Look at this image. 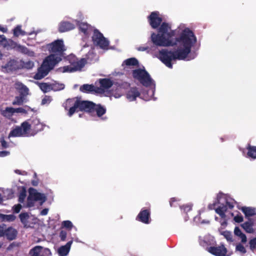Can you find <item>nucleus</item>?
<instances>
[{
  "label": "nucleus",
  "instance_id": "obj_1",
  "mask_svg": "<svg viewBox=\"0 0 256 256\" xmlns=\"http://www.w3.org/2000/svg\"><path fill=\"white\" fill-rule=\"evenodd\" d=\"M158 32V34L152 32L151 34V41L154 45L158 46H174L178 42L183 47L173 52L167 49L159 51L158 58L170 68H172V60H185L190 52L192 46L196 42V36L188 28L184 30L180 37L176 38L174 41L172 40V38L174 36L175 32L170 30V26L168 23L162 22Z\"/></svg>",
  "mask_w": 256,
  "mask_h": 256
},
{
  "label": "nucleus",
  "instance_id": "obj_2",
  "mask_svg": "<svg viewBox=\"0 0 256 256\" xmlns=\"http://www.w3.org/2000/svg\"><path fill=\"white\" fill-rule=\"evenodd\" d=\"M63 106L68 112V115L70 117L78 111L86 112L92 116L96 112L98 117L102 116L106 112V108L101 104H97L89 100H82L77 97L67 99Z\"/></svg>",
  "mask_w": 256,
  "mask_h": 256
},
{
  "label": "nucleus",
  "instance_id": "obj_3",
  "mask_svg": "<svg viewBox=\"0 0 256 256\" xmlns=\"http://www.w3.org/2000/svg\"><path fill=\"white\" fill-rule=\"evenodd\" d=\"M46 48L50 54L46 58L55 64H58L64 57L66 48L64 40L62 39L55 40L46 44Z\"/></svg>",
  "mask_w": 256,
  "mask_h": 256
},
{
  "label": "nucleus",
  "instance_id": "obj_4",
  "mask_svg": "<svg viewBox=\"0 0 256 256\" xmlns=\"http://www.w3.org/2000/svg\"><path fill=\"white\" fill-rule=\"evenodd\" d=\"M68 60L70 64L62 68L63 72H72L81 70L86 64V60L85 58H82L78 60L75 56L72 54L68 56Z\"/></svg>",
  "mask_w": 256,
  "mask_h": 256
},
{
  "label": "nucleus",
  "instance_id": "obj_5",
  "mask_svg": "<svg viewBox=\"0 0 256 256\" xmlns=\"http://www.w3.org/2000/svg\"><path fill=\"white\" fill-rule=\"evenodd\" d=\"M56 64L46 58L41 66L38 68V72L35 74L34 78L36 80L42 79L48 74L51 70L54 68Z\"/></svg>",
  "mask_w": 256,
  "mask_h": 256
},
{
  "label": "nucleus",
  "instance_id": "obj_6",
  "mask_svg": "<svg viewBox=\"0 0 256 256\" xmlns=\"http://www.w3.org/2000/svg\"><path fill=\"white\" fill-rule=\"evenodd\" d=\"M132 74L133 78L138 80L144 86L148 87L152 84V79L145 70L140 68L134 70H132Z\"/></svg>",
  "mask_w": 256,
  "mask_h": 256
},
{
  "label": "nucleus",
  "instance_id": "obj_7",
  "mask_svg": "<svg viewBox=\"0 0 256 256\" xmlns=\"http://www.w3.org/2000/svg\"><path fill=\"white\" fill-rule=\"evenodd\" d=\"M30 128L29 122L25 121L20 126H17L12 130L10 133V136H31Z\"/></svg>",
  "mask_w": 256,
  "mask_h": 256
},
{
  "label": "nucleus",
  "instance_id": "obj_8",
  "mask_svg": "<svg viewBox=\"0 0 256 256\" xmlns=\"http://www.w3.org/2000/svg\"><path fill=\"white\" fill-rule=\"evenodd\" d=\"M18 234V230L13 227H7L4 224L0 225V238H6L9 241H12L16 238Z\"/></svg>",
  "mask_w": 256,
  "mask_h": 256
},
{
  "label": "nucleus",
  "instance_id": "obj_9",
  "mask_svg": "<svg viewBox=\"0 0 256 256\" xmlns=\"http://www.w3.org/2000/svg\"><path fill=\"white\" fill-rule=\"evenodd\" d=\"M92 40L94 45L103 50L108 49L109 42L98 30H94Z\"/></svg>",
  "mask_w": 256,
  "mask_h": 256
},
{
  "label": "nucleus",
  "instance_id": "obj_10",
  "mask_svg": "<svg viewBox=\"0 0 256 256\" xmlns=\"http://www.w3.org/2000/svg\"><path fill=\"white\" fill-rule=\"evenodd\" d=\"M30 123H29L30 128V136H34L39 132L43 130L44 124L40 122L39 119L36 118H32L30 120Z\"/></svg>",
  "mask_w": 256,
  "mask_h": 256
},
{
  "label": "nucleus",
  "instance_id": "obj_11",
  "mask_svg": "<svg viewBox=\"0 0 256 256\" xmlns=\"http://www.w3.org/2000/svg\"><path fill=\"white\" fill-rule=\"evenodd\" d=\"M29 254L30 256H50L51 252L48 248H44L42 246H37L30 250Z\"/></svg>",
  "mask_w": 256,
  "mask_h": 256
},
{
  "label": "nucleus",
  "instance_id": "obj_12",
  "mask_svg": "<svg viewBox=\"0 0 256 256\" xmlns=\"http://www.w3.org/2000/svg\"><path fill=\"white\" fill-rule=\"evenodd\" d=\"M207 250L210 253L216 256H226L228 252L227 248L224 244L210 246Z\"/></svg>",
  "mask_w": 256,
  "mask_h": 256
},
{
  "label": "nucleus",
  "instance_id": "obj_13",
  "mask_svg": "<svg viewBox=\"0 0 256 256\" xmlns=\"http://www.w3.org/2000/svg\"><path fill=\"white\" fill-rule=\"evenodd\" d=\"M148 20L152 28L156 29L160 26L162 19L161 17L159 16L158 12H153L148 16Z\"/></svg>",
  "mask_w": 256,
  "mask_h": 256
},
{
  "label": "nucleus",
  "instance_id": "obj_14",
  "mask_svg": "<svg viewBox=\"0 0 256 256\" xmlns=\"http://www.w3.org/2000/svg\"><path fill=\"white\" fill-rule=\"evenodd\" d=\"M136 220L145 224L150 222V209H142L136 218Z\"/></svg>",
  "mask_w": 256,
  "mask_h": 256
},
{
  "label": "nucleus",
  "instance_id": "obj_15",
  "mask_svg": "<svg viewBox=\"0 0 256 256\" xmlns=\"http://www.w3.org/2000/svg\"><path fill=\"white\" fill-rule=\"evenodd\" d=\"M234 207L233 202L226 200L225 204H222L216 209V212L219 214L221 218H225L226 217L225 212L227 211L228 209L232 210Z\"/></svg>",
  "mask_w": 256,
  "mask_h": 256
},
{
  "label": "nucleus",
  "instance_id": "obj_16",
  "mask_svg": "<svg viewBox=\"0 0 256 256\" xmlns=\"http://www.w3.org/2000/svg\"><path fill=\"white\" fill-rule=\"evenodd\" d=\"M28 192L29 194H32V196L34 200L36 202L40 201L41 204L44 202L46 200V196L44 194L38 192L34 188H30Z\"/></svg>",
  "mask_w": 256,
  "mask_h": 256
},
{
  "label": "nucleus",
  "instance_id": "obj_17",
  "mask_svg": "<svg viewBox=\"0 0 256 256\" xmlns=\"http://www.w3.org/2000/svg\"><path fill=\"white\" fill-rule=\"evenodd\" d=\"M140 95V92L136 87L130 88L126 93V97L130 101L135 100Z\"/></svg>",
  "mask_w": 256,
  "mask_h": 256
},
{
  "label": "nucleus",
  "instance_id": "obj_18",
  "mask_svg": "<svg viewBox=\"0 0 256 256\" xmlns=\"http://www.w3.org/2000/svg\"><path fill=\"white\" fill-rule=\"evenodd\" d=\"M75 28L74 25L68 22H61L58 26V31L60 32H64L72 30Z\"/></svg>",
  "mask_w": 256,
  "mask_h": 256
},
{
  "label": "nucleus",
  "instance_id": "obj_19",
  "mask_svg": "<svg viewBox=\"0 0 256 256\" xmlns=\"http://www.w3.org/2000/svg\"><path fill=\"white\" fill-rule=\"evenodd\" d=\"M15 88L18 91L20 96L25 97L28 94V88L22 82H16Z\"/></svg>",
  "mask_w": 256,
  "mask_h": 256
},
{
  "label": "nucleus",
  "instance_id": "obj_20",
  "mask_svg": "<svg viewBox=\"0 0 256 256\" xmlns=\"http://www.w3.org/2000/svg\"><path fill=\"white\" fill-rule=\"evenodd\" d=\"M72 242V240H71L68 242L66 245L59 248L58 249V253L60 256H66L68 254Z\"/></svg>",
  "mask_w": 256,
  "mask_h": 256
},
{
  "label": "nucleus",
  "instance_id": "obj_21",
  "mask_svg": "<svg viewBox=\"0 0 256 256\" xmlns=\"http://www.w3.org/2000/svg\"><path fill=\"white\" fill-rule=\"evenodd\" d=\"M254 226L253 220L250 218L249 220L244 222V224H241V226L244 229V230L250 234L254 233V232L252 226Z\"/></svg>",
  "mask_w": 256,
  "mask_h": 256
},
{
  "label": "nucleus",
  "instance_id": "obj_22",
  "mask_svg": "<svg viewBox=\"0 0 256 256\" xmlns=\"http://www.w3.org/2000/svg\"><path fill=\"white\" fill-rule=\"evenodd\" d=\"M76 24L80 32L84 33L86 36L88 34V30L90 27V25L86 22L76 21Z\"/></svg>",
  "mask_w": 256,
  "mask_h": 256
},
{
  "label": "nucleus",
  "instance_id": "obj_23",
  "mask_svg": "<svg viewBox=\"0 0 256 256\" xmlns=\"http://www.w3.org/2000/svg\"><path fill=\"white\" fill-rule=\"evenodd\" d=\"M4 68L10 71L16 70L18 68V62L14 60H10L6 63Z\"/></svg>",
  "mask_w": 256,
  "mask_h": 256
},
{
  "label": "nucleus",
  "instance_id": "obj_24",
  "mask_svg": "<svg viewBox=\"0 0 256 256\" xmlns=\"http://www.w3.org/2000/svg\"><path fill=\"white\" fill-rule=\"evenodd\" d=\"M100 84L102 90L108 89L113 85L112 81L109 78L100 79Z\"/></svg>",
  "mask_w": 256,
  "mask_h": 256
},
{
  "label": "nucleus",
  "instance_id": "obj_25",
  "mask_svg": "<svg viewBox=\"0 0 256 256\" xmlns=\"http://www.w3.org/2000/svg\"><path fill=\"white\" fill-rule=\"evenodd\" d=\"M234 234L235 236L241 239V242L243 244L247 242V238L238 226H236L234 230Z\"/></svg>",
  "mask_w": 256,
  "mask_h": 256
},
{
  "label": "nucleus",
  "instance_id": "obj_26",
  "mask_svg": "<svg viewBox=\"0 0 256 256\" xmlns=\"http://www.w3.org/2000/svg\"><path fill=\"white\" fill-rule=\"evenodd\" d=\"M242 211L246 217L252 216L256 214V208L250 207H242Z\"/></svg>",
  "mask_w": 256,
  "mask_h": 256
},
{
  "label": "nucleus",
  "instance_id": "obj_27",
  "mask_svg": "<svg viewBox=\"0 0 256 256\" xmlns=\"http://www.w3.org/2000/svg\"><path fill=\"white\" fill-rule=\"evenodd\" d=\"M1 114L4 116L10 118L14 114V108L6 107L5 110H2Z\"/></svg>",
  "mask_w": 256,
  "mask_h": 256
},
{
  "label": "nucleus",
  "instance_id": "obj_28",
  "mask_svg": "<svg viewBox=\"0 0 256 256\" xmlns=\"http://www.w3.org/2000/svg\"><path fill=\"white\" fill-rule=\"evenodd\" d=\"M247 155L249 158L256 159V146H252L248 144L247 147Z\"/></svg>",
  "mask_w": 256,
  "mask_h": 256
},
{
  "label": "nucleus",
  "instance_id": "obj_29",
  "mask_svg": "<svg viewBox=\"0 0 256 256\" xmlns=\"http://www.w3.org/2000/svg\"><path fill=\"white\" fill-rule=\"evenodd\" d=\"M80 90L83 92H90L94 91V86L92 84H84L80 87Z\"/></svg>",
  "mask_w": 256,
  "mask_h": 256
},
{
  "label": "nucleus",
  "instance_id": "obj_30",
  "mask_svg": "<svg viewBox=\"0 0 256 256\" xmlns=\"http://www.w3.org/2000/svg\"><path fill=\"white\" fill-rule=\"evenodd\" d=\"M29 215L28 212H22L19 215L20 222L24 225V227L28 228V219Z\"/></svg>",
  "mask_w": 256,
  "mask_h": 256
},
{
  "label": "nucleus",
  "instance_id": "obj_31",
  "mask_svg": "<svg viewBox=\"0 0 256 256\" xmlns=\"http://www.w3.org/2000/svg\"><path fill=\"white\" fill-rule=\"evenodd\" d=\"M13 34L14 36L18 37L20 36L26 35V32L22 30L20 25H18L14 28Z\"/></svg>",
  "mask_w": 256,
  "mask_h": 256
},
{
  "label": "nucleus",
  "instance_id": "obj_32",
  "mask_svg": "<svg viewBox=\"0 0 256 256\" xmlns=\"http://www.w3.org/2000/svg\"><path fill=\"white\" fill-rule=\"evenodd\" d=\"M124 64L128 66H136L138 64V62L136 58H132L125 60L122 64L124 65Z\"/></svg>",
  "mask_w": 256,
  "mask_h": 256
},
{
  "label": "nucleus",
  "instance_id": "obj_33",
  "mask_svg": "<svg viewBox=\"0 0 256 256\" xmlns=\"http://www.w3.org/2000/svg\"><path fill=\"white\" fill-rule=\"evenodd\" d=\"M26 196V191L24 187H22L18 195V202L20 203H23Z\"/></svg>",
  "mask_w": 256,
  "mask_h": 256
},
{
  "label": "nucleus",
  "instance_id": "obj_34",
  "mask_svg": "<svg viewBox=\"0 0 256 256\" xmlns=\"http://www.w3.org/2000/svg\"><path fill=\"white\" fill-rule=\"evenodd\" d=\"M16 46V43L12 40H7V42H6L4 44V48H6L7 49L14 48Z\"/></svg>",
  "mask_w": 256,
  "mask_h": 256
},
{
  "label": "nucleus",
  "instance_id": "obj_35",
  "mask_svg": "<svg viewBox=\"0 0 256 256\" xmlns=\"http://www.w3.org/2000/svg\"><path fill=\"white\" fill-rule=\"evenodd\" d=\"M40 90L44 92H48L50 91L51 90H52V86L50 84H49L47 83H41L40 84L39 86Z\"/></svg>",
  "mask_w": 256,
  "mask_h": 256
},
{
  "label": "nucleus",
  "instance_id": "obj_36",
  "mask_svg": "<svg viewBox=\"0 0 256 256\" xmlns=\"http://www.w3.org/2000/svg\"><path fill=\"white\" fill-rule=\"evenodd\" d=\"M24 97L22 96H16L14 100L12 102L13 105L20 106L23 104Z\"/></svg>",
  "mask_w": 256,
  "mask_h": 256
},
{
  "label": "nucleus",
  "instance_id": "obj_37",
  "mask_svg": "<svg viewBox=\"0 0 256 256\" xmlns=\"http://www.w3.org/2000/svg\"><path fill=\"white\" fill-rule=\"evenodd\" d=\"M36 201L34 200V198L32 196L31 194H28V196L27 198L26 201V206L27 208H32L34 206V203Z\"/></svg>",
  "mask_w": 256,
  "mask_h": 256
},
{
  "label": "nucleus",
  "instance_id": "obj_38",
  "mask_svg": "<svg viewBox=\"0 0 256 256\" xmlns=\"http://www.w3.org/2000/svg\"><path fill=\"white\" fill-rule=\"evenodd\" d=\"M250 248L252 252L256 251V238L251 239L248 242Z\"/></svg>",
  "mask_w": 256,
  "mask_h": 256
},
{
  "label": "nucleus",
  "instance_id": "obj_39",
  "mask_svg": "<svg viewBox=\"0 0 256 256\" xmlns=\"http://www.w3.org/2000/svg\"><path fill=\"white\" fill-rule=\"evenodd\" d=\"M236 250L240 252V253L244 254L246 252V248L242 244H236Z\"/></svg>",
  "mask_w": 256,
  "mask_h": 256
},
{
  "label": "nucleus",
  "instance_id": "obj_40",
  "mask_svg": "<svg viewBox=\"0 0 256 256\" xmlns=\"http://www.w3.org/2000/svg\"><path fill=\"white\" fill-rule=\"evenodd\" d=\"M222 234L228 241L232 242V236L230 232L224 231L222 233Z\"/></svg>",
  "mask_w": 256,
  "mask_h": 256
},
{
  "label": "nucleus",
  "instance_id": "obj_41",
  "mask_svg": "<svg viewBox=\"0 0 256 256\" xmlns=\"http://www.w3.org/2000/svg\"><path fill=\"white\" fill-rule=\"evenodd\" d=\"M34 66V63L32 61L28 60L23 63V67L25 68L30 70Z\"/></svg>",
  "mask_w": 256,
  "mask_h": 256
},
{
  "label": "nucleus",
  "instance_id": "obj_42",
  "mask_svg": "<svg viewBox=\"0 0 256 256\" xmlns=\"http://www.w3.org/2000/svg\"><path fill=\"white\" fill-rule=\"evenodd\" d=\"M62 226L68 230H71L73 226V225L70 221L64 220L62 222Z\"/></svg>",
  "mask_w": 256,
  "mask_h": 256
},
{
  "label": "nucleus",
  "instance_id": "obj_43",
  "mask_svg": "<svg viewBox=\"0 0 256 256\" xmlns=\"http://www.w3.org/2000/svg\"><path fill=\"white\" fill-rule=\"evenodd\" d=\"M52 100V98L50 96H45L42 100V104L44 105L46 104H48Z\"/></svg>",
  "mask_w": 256,
  "mask_h": 256
},
{
  "label": "nucleus",
  "instance_id": "obj_44",
  "mask_svg": "<svg viewBox=\"0 0 256 256\" xmlns=\"http://www.w3.org/2000/svg\"><path fill=\"white\" fill-rule=\"evenodd\" d=\"M64 88V85L62 84H53L52 87V89L54 90H63Z\"/></svg>",
  "mask_w": 256,
  "mask_h": 256
},
{
  "label": "nucleus",
  "instance_id": "obj_45",
  "mask_svg": "<svg viewBox=\"0 0 256 256\" xmlns=\"http://www.w3.org/2000/svg\"><path fill=\"white\" fill-rule=\"evenodd\" d=\"M16 218V216L12 214H6L4 222H13L15 220Z\"/></svg>",
  "mask_w": 256,
  "mask_h": 256
},
{
  "label": "nucleus",
  "instance_id": "obj_46",
  "mask_svg": "<svg viewBox=\"0 0 256 256\" xmlns=\"http://www.w3.org/2000/svg\"><path fill=\"white\" fill-rule=\"evenodd\" d=\"M22 208V206L20 204H16L13 206V211L14 213L18 214L20 212Z\"/></svg>",
  "mask_w": 256,
  "mask_h": 256
},
{
  "label": "nucleus",
  "instance_id": "obj_47",
  "mask_svg": "<svg viewBox=\"0 0 256 256\" xmlns=\"http://www.w3.org/2000/svg\"><path fill=\"white\" fill-rule=\"evenodd\" d=\"M67 236V232H66L64 230H61L60 233V237L62 241H64L66 239Z\"/></svg>",
  "mask_w": 256,
  "mask_h": 256
},
{
  "label": "nucleus",
  "instance_id": "obj_48",
  "mask_svg": "<svg viewBox=\"0 0 256 256\" xmlns=\"http://www.w3.org/2000/svg\"><path fill=\"white\" fill-rule=\"evenodd\" d=\"M177 199L175 198H172L170 199V204L171 207L176 206V202Z\"/></svg>",
  "mask_w": 256,
  "mask_h": 256
},
{
  "label": "nucleus",
  "instance_id": "obj_49",
  "mask_svg": "<svg viewBox=\"0 0 256 256\" xmlns=\"http://www.w3.org/2000/svg\"><path fill=\"white\" fill-rule=\"evenodd\" d=\"M234 220L236 222L240 223L243 221L244 218L242 215H238L235 216L234 218Z\"/></svg>",
  "mask_w": 256,
  "mask_h": 256
},
{
  "label": "nucleus",
  "instance_id": "obj_50",
  "mask_svg": "<svg viewBox=\"0 0 256 256\" xmlns=\"http://www.w3.org/2000/svg\"><path fill=\"white\" fill-rule=\"evenodd\" d=\"M26 111L22 108H14V113H23L25 114Z\"/></svg>",
  "mask_w": 256,
  "mask_h": 256
},
{
  "label": "nucleus",
  "instance_id": "obj_51",
  "mask_svg": "<svg viewBox=\"0 0 256 256\" xmlns=\"http://www.w3.org/2000/svg\"><path fill=\"white\" fill-rule=\"evenodd\" d=\"M7 42V39L4 35L0 34V44L4 46V44Z\"/></svg>",
  "mask_w": 256,
  "mask_h": 256
},
{
  "label": "nucleus",
  "instance_id": "obj_52",
  "mask_svg": "<svg viewBox=\"0 0 256 256\" xmlns=\"http://www.w3.org/2000/svg\"><path fill=\"white\" fill-rule=\"evenodd\" d=\"M120 86L124 88H128L130 87V84L128 82H124L121 84Z\"/></svg>",
  "mask_w": 256,
  "mask_h": 256
},
{
  "label": "nucleus",
  "instance_id": "obj_53",
  "mask_svg": "<svg viewBox=\"0 0 256 256\" xmlns=\"http://www.w3.org/2000/svg\"><path fill=\"white\" fill-rule=\"evenodd\" d=\"M181 208H183L184 211L188 212L192 210V206L188 205L183 206L181 207Z\"/></svg>",
  "mask_w": 256,
  "mask_h": 256
},
{
  "label": "nucleus",
  "instance_id": "obj_54",
  "mask_svg": "<svg viewBox=\"0 0 256 256\" xmlns=\"http://www.w3.org/2000/svg\"><path fill=\"white\" fill-rule=\"evenodd\" d=\"M2 146L4 148H6L8 146L7 142L3 138L0 140Z\"/></svg>",
  "mask_w": 256,
  "mask_h": 256
},
{
  "label": "nucleus",
  "instance_id": "obj_55",
  "mask_svg": "<svg viewBox=\"0 0 256 256\" xmlns=\"http://www.w3.org/2000/svg\"><path fill=\"white\" fill-rule=\"evenodd\" d=\"M48 209L46 208H45L43 209L40 212V214L42 215V216H46V215L48 214Z\"/></svg>",
  "mask_w": 256,
  "mask_h": 256
},
{
  "label": "nucleus",
  "instance_id": "obj_56",
  "mask_svg": "<svg viewBox=\"0 0 256 256\" xmlns=\"http://www.w3.org/2000/svg\"><path fill=\"white\" fill-rule=\"evenodd\" d=\"M18 246V244L16 243V242H12V244H10L8 246V250H12L14 247V246Z\"/></svg>",
  "mask_w": 256,
  "mask_h": 256
},
{
  "label": "nucleus",
  "instance_id": "obj_57",
  "mask_svg": "<svg viewBox=\"0 0 256 256\" xmlns=\"http://www.w3.org/2000/svg\"><path fill=\"white\" fill-rule=\"evenodd\" d=\"M6 214H4L0 213V221L4 222Z\"/></svg>",
  "mask_w": 256,
  "mask_h": 256
},
{
  "label": "nucleus",
  "instance_id": "obj_58",
  "mask_svg": "<svg viewBox=\"0 0 256 256\" xmlns=\"http://www.w3.org/2000/svg\"><path fill=\"white\" fill-rule=\"evenodd\" d=\"M0 31L3 32H7V28H4L0 24Z\"/></svg>",
  "mask_w": 256,
  "mask_h": 256
},
{
  "label": "nucleus",
  "instance_id": "obj_59",
  "mask_svg": "<svg viewBox=\"0 0 256 256\" xmlns=\"http://www.w3.org/2000/svg\"><path fill=\"white\" fill-rule=\"evenodd\" d=\"M32 184L34 186H37L38 184V180H33L32 181Z\"/></svg>",
  "mask_w": 256,
  "mask_h": 256
},
{
  "label": "nucleus",
  "instance_id": "obj_60",
  "mask_svg": "<svg viewBox=\"0 0 256 256\" xmlns=\"http://www.w3.org/2000/svg\"><path fill=\"white\" fill-rule=\"evenodd\" d=\"M14 172H15L16 174H20V175H22V174H23V172H22V171H21V170H14Z\"/></svg>",
  "mask_w": 256,
  "mask_h": 256
},
{
  "label": "nucleus",
  "instance_id": "obj_61",
  "mask_svg": "<svg viewBox=\"0 0 256 256\" xmlns=\"http://www.w3.org/2000/svg\"><path fill=\"white\" fill-rule=\"evenodd\" d=\"M148 48L147 47H146V48H144V47H140L138 50H139L144 51V50H146Z\"/></svg>",
  "mask_w": 256,
  "mask_h": 256
},
{
  "label": "nucleus",
  "instance_id": "obj_62",
  "mask_svg": "<svg viewBox=\"0 0 256 256\" xmlns=\"http://www.w3.org/2000/svg\"><path fill=\"white\" fill-rule=\"evenodd\" d=\"M8 153V152H6V151L2 152L1 156H5Z\"/></svg>",
  "mask_w": 256,
  "mask_h": 256
},
{
  "label": "nucleus",
  "instance_id": "obj_63",
  "mask_svg": "<svg viewBox=\"0 0 256 256\" xmlns=\"http://www.w3.org/2000/svg\"><path fill=\"white\" fill-rule=\"evenodd\" d=\"M2 201V195L1 194H0V203H1Z\"/></svg>",
  "mask_w": 256,
  "mask_h": 256
},
{
  "label": "nucleus",
  "instance_id": "obj_64",
  "mask_svg": "<svg viewBox=\"0 0 256 256\" xmlns=\"http://www.w3.org/2000/svg\"><path fill=\"white\" fill-rule=\"evenodd\" d=\"M2 242H0V248L2 246Z\"/></svg>",
  "mask_w": 256,
  "mask_h": 256
}]
</instances>
